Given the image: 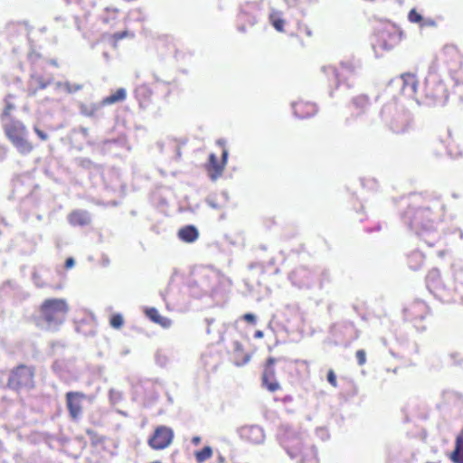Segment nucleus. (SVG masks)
<instances>
[{"label": "nucleus", "instance_id": "f257e3e1", "mask_svg": "<svg viewBox=\"0 0 463 463\" xmlns=\"http://www.w3.org/2000/svg\"><path fill=\"white\" fill-rule=\"evenodd\" d=\"M6 138L21 155H28L34 149V145L28 137L26 126L20 120L11 118L3 125Z\"/></svg>", "mask_w": 463, "mask_h": 463}, {"label": "nucleus", "instance_id": "f03ea898", "mask_svg": "<svg viewBox=\"0 0 463 463\" xmlns=\"http://www.w3.org/2000/svg\"><path fill=\"white\" fill-rule=\"evenodd\" d=\"M36 369L33 365L19 364L10 370L6 385L16 392L35 387Z\"/></svg>", "mask_w": 463, "mask_h": 463}, {"label": "nucleus", "instance_id": "7ed1b4c3", "mask_svg": "<svg viewBox=\"0 0 463 463\" xmlns=\"http://www.w3.org/2000/svg\"><path fill=\"white\" fill-rule=\"evenodd\" d=\"M68 311L67 301L62 298H48L40 306L41 317L49 326L61 325Z\"/></svg>", "mask_w": 463, "mask_h": 463}, {"label": "nucleus", "instance_id": "20e7f679", "mask_svg": "<svg viewBox=\"0 0 463 463\" xmlns=\"http://www.w3.org/2000/svg\"><path fill=\"white\" fill-rule=\"evenodd\" d=\"M286 362L281 358L269 356L263 364V372L261 375V383L270 392L281 390V385L277 379V368L279 365L280 371H285Z\"/></svg>", "mask_w": 463, "mask_h": 463}, {"label": "nucleus", "instance_id": "39448f33", "mask_svg": "<svg viewBox=\"0 0 463 463\" xmlns=\"http://www.w3.org/2000/svg\"><path fill=\"white\" fill-rule=\"evenodd\" d=\"M175 433L172 428L159 425L148 438L147 444L154 450H163L173 443Z\"/></svg>", "mask_w": 463, "mask_h": 463}, {"label": "nucleus", "instance_id": "423d86ee", "mask_svg": "<svg viewBox=\"0 0 463 463\" xmlns=\"http://www.w3.org/2000/svg\"><path fill=\"white\" fill-rule=\"evenodd\" d=\"M87 399V395L82 392L71 391L66 392V407L70 418L73 421H77L83 414L84 406L83 403Z\"/></svg>", "mask_w": 463, "mask_h": 463}, {"label": "nucleus", "instance_id": "0eeeda50", "mask_svg": "<svg viewBox=\"0 0 463 463\" xmlns=\"http://www.w3.org/2000/svg\"><path fill=\"white\" fill-rule=\"evenodd\" d=\"M435 222V214L429 207L416 209L411 219V224L416 229H430Z\"/></svg>", "mask_w": 463, "mask_h": 463}, {"label": "nucleus", "instance_id": "6e6552de", "mask_svg": "<svg viewBox=\"0 0 463 463\" xmlns=\"http://www.w3.org/2000/svg\"><path fill=\"white\" fill-rule=\"evenodd\" d=\"M228 150L223 147L222 152V160L219 161L214 154L209 156V161L205 165V169L213 180L219 178L224 170L227 163Z\"/></svg>", "mask_w": 463, "mask_h": 463}, {"label": "nucleus", "instance_id": "1a4fd4ad", "mask_svg": "<svg viewBox=\"0 0 463 463\" xmlns=\"http://www.w3.org/2000/svg\"><path fill=\"white\" fill-rule=\"evenodd\" d=\"M240 438L251 445L261 444L265 439L263 430L258 425H247L239 430Z\"/></svg>", "mask_w": 463, "mask_h": 463}, {"label": "nucleus", "instance_id": "9d476101", "mask_svg": "<svg viewBox=\"0 0 463 463\" xmlns=\"http://www.w3.org/2000/svg\"><path fill=\"white\" fill-rule=\"evenodd\" d=\"M292 108L295 116L301 119L311 118L317 112V107L314 102L304 99L294 102Z\"/></svg>", "mask_w": 463, "mask_h": 463}, {"label": "nucleus", "instance_id": "9b49d317", "mask_svg": "<svg viewBox=\"0 0 463 463\" xmlns=\"http://www.w3.org/2000/svg\"><path fill=\"white\" fill-rule=\"evenodd\" d=\"M405 312L411 319L422 320L429 313V307L425 302L416 300L406 307Z\"/></svg>", "mask_w": 463, "mask_h": 463}, {"label": "nucleus", "instance_id": "f8f14e48", "mask_svg": "<svg viewBox=\"0 0 463 463\" xmlns=\"http://www.w3.org/2000/svg\"><path fill=\"white\" fill-rule=\"evenodd\" d=\"M381 46L384 50H391L397 46L401 42V33L395 30H384L380 33Z\"/></svg>", "mask_w": 463, "mask_h": 463}, {"label": "nucleus", "instance_id": "ddd939ff", "mask_svg": "<svg viewBox=\"0 0 463 463\" xmlns=\"http://www.w3.org/2000/svg\"><path fill=\"white\" fill-rule=\"evenodd\" d=\"M178 238L186 243H193L199 238V232L194 225H185L179 229Z\"/></svg>", "mask_w": 463, "mask_h": 463}, {"label": "nucleus", "instance_id": "4468645a", "mask_svg": "<svg viewBox=\"0 0 463 463\" xmlns=\"http://www.w3.org/2000/svg\"><path fill=\"white\" fill-rule=\"evenodd\" d=\"M68 220L72 226H86L90 222L88 213L81 210L71 212L68 216Z\"/></svg>", "mask_w": 463, "mask_h": 463}, {"label": "nucleus", "instance_id": "2eb2a0df", "mask_svg": "<svg viewBox=\"0 0 463 463\" xmlns=\"http://www.w3.org/2000/svg\"><path fill=\"white\" fill-rule=\"evenodd\" d=\"M355 74V67L351 63H341L335 70V76L339 82H345Z\"/></svg>", "mask_w": 463, "mask_h": 463}, {"label": "nucleus", "instance_id": "dca6fc26", "mask_svg": "<svg viewBox=\"0 0 463 463\" xmlns=\"http://www.w3.org/2000/svg\"><path fill=\"white\" fill-rule=\"evenodd\" d=\"M453 463H463V430L458 434L455 439V447L449 455Z\"/></svg>", "mask_w": 463, "mask_h": 463}, {"label": "nucleus", "instance_id": "f3484780", "mask_svg": "<svg viewBox=\"0 0 463 463\" xmlns=\"http://www.w3.org/2000/svg\"><path fill=\"white\" fill-rule=\"evenodd\" d=\"M135 96L139 101L140 106L145 107L150 101L152 97V90L147 84H141L136 88Z\"/></svg>", "mask_w": 463, "mask_h": 463}, {"label": "nucleus", "instance_id": "a211bd4d", "mask_svg": "<svg viewBox=\"0 0 463 463\" xmlns=\"http://www.w3.org/2000/svg\"><path fill=\"white\" fill-rule=\"evenodd\" d=\"M146 316L154 323L160 325L161 326L167 328L171 326V320L167 317H162L156 307L146 308Z\"/></svg>", "mask_w": 463, "mask_h": 463}, {"label": "nucleus", "instance_id": "6ab92c4d", "mask_svg": "<svg viewBox=\"0 0 463 463\" xmlns=\"http://www.w3.org/2000/svg\"><path fill=\"white\" fill-rule=\"evenodd\" d=\"M126 98H127L126 90L123 88H119L114 93H111L110 95L105 97L102 99L101 104L103 106L111 105V104L117 103V102L123 101L126 99Z\"/></svg>", "mask_w": 463, "mask_h": 463}, {"label": "nucleus", "instance_id": "aec40b11", "mask_svg": "<svg viewBox=\"0 0 463 463\" xmlns=\"http://www.w3.org/2000/svg\"><path fill=\"white\" fill-rule=\"evenodd\" d=\"M50 80L41 76H33L31 80V87L28 89L30 95H35L40 90H44L50 85Z\"/></svg>", "mask_w": 463, "mask_h": 463}, {"label": "nucleus", "instance_id": "412c9836", "mask_svg": "<svg viewBox=\"0 0 463 463\" xmlns=\"http://www.w3.org/2000/svg\"><path fill=\"white\" fill-rule=\"evenodd\" d=\"M269 23L279 33L284 32L285 27V20L282 17V14L278 11H273L269 15Z\"/></svg>", "mask_w": 463, "mask_h": 463}, {"label": "nucleus", "instance_id": "4be33fe9", "mask_svg": "<svg viewBox=\"0 0 463 463\" xmlns=\"http://www.w3.org/2000/svg\"><path fill=\"white\" fill-rule=\"evenodd\" d=\"M370 105L369 98L365 95H359L353 99L351 109L357 111H364Z\"/></svg>", "mask_w": 463, "mask_h": 463}, {"label": "nucleus", "instance_id": "5701e85b", "mask_svg": "<svg viewBox=\"0 0 463 463\" xmlns=\"http://www.w3.org/2000/svg\"><path fill=\"white\" fill-rule=\"evenodd\" d=\"M14 99V95H13V94H7L5 97V99H4L5 107H4L1 116H0L2 120L10 118L13 110L15 109V106L12 101Z\"/></svg>", "mask_w": 463, "mask_h": 463}, {"label": "nucleus", "instance_id": "b1692460", "mask_svg": "<svg viewBox=\"0 0 463 463\" xmlns=\"http://www.w3.org/2000/svg\"><path fill=\"white\" fill-rule=\"evenodd\" d=\"M423 262H424V256L422 253H420L419 251L411 252L408 256V264H409L410 268L414 270L420 269L423 265Z\"/></svg>", "mask_w": 463, "mask_h": 463}, {"label": "nucleus", "instance_id": "393cba45", "mask_svg": "<svg viewBox=\"0 0 463 463\" xmlns=\"http://www.w3.org/2000/svg\"><path fill=\"white\" fill-rule=\"evenodd\" d=\"M134 33L128 30H124L122 32H118L109 36L110 43L116 47L118 43L125 38H133Z\"/></svg>", "mask_w": 463, "mask_h": 463}, {"label": "nucleus", "instance_id": "a878e982", "mask_svg": "<svg viewBox=\"0 0 463 463\" xmlns=\"http://www.w3.org/2000/svg\"><path fill=\"white\" fill-rule=\"evenodd\" d=\"M213 456V449L209 446H205L201 450L194 453V457L197 463H203Z\"/></svg>", "mask_w": 463, "mask_h": 463}, {"label": "nucleus", "instance_id": "bb28decb", "mask_svg": "<svg viewBox=\"0 0 463 463\" xmlns=\"http://www.w3.org/2000/svg\"><path fill=\"white\" fill-rule=\"evenodd\" d=\"M109 325L115 329H120L124 325V318L121 314L115 313L109 317Z\"/></svg>", "mask_w": 463, "mask_h": 463}, {"label": "nucleus", "instance_id": "cd10ccee", "mask_svg": "<svg viewBox=\"0 0 463 463\" xmlns=\"http://www.w3.org/2000/svg\"><path fill=\"white\" fill-rule=\"evenodd\" d=\"M408 20L412 23V24H420V26H422L424 24L423 23V17L421 16V14L416 10V9H411L409 14H408Z\"/></svg>", "mask_w": 463, "mask_h": 463}, {"label": "nucleus", "instance_id": "c85d7f7f", "mask_svg": "<svg viewBox=\"0 0 463 463\" xmlns=\"http://www.w3.org/2000/svg\"><path fill=\"white\" fill-rule=\"evenodd\" d=\"M241 353V348H237L234 353V363L239 366L247 364L250 359V355L249 354H244L241 358H239L238 356Z\"/></svg>", "mask_w": 463, "mask_h": 463}, {"label": "nucleus", "instance_id": "c756f323", "mask_svg": "<svg viewBox=\"0 0 463 463\" xmlns=\"http://www.w3.org/2000/svg\"><path fill=\"white\" fill-rule=\"evenodd\" d=\"M32 279L38 288H43L45 286V283L43 281L42 275L39 271H33L32 274Z\"/></svg>", "mask_w": 463, "mask_h": 463}, {"label": "nucleus", "instance_id": "7c9ffc66", "mask_svg": "<svg viewBox=\"0 0 463 463\" xmlns=\"http://www.w3.org/2000/svg\"><path fill=\"white\" fill-rule=\"evenodd\" d=\"M355 357L359 365H364L366 363V353L364 349L355 352Z\"/></svg>", "mask_w": 463, "mask_h": 463}, {"label": "nucleus", "instance_id": "2f4dec72", "mask_svg": "<svg viewBox=\"0 0 463 463\" xmlns=\"http://www.w3.org/2000/svg\"><path fill=\"white\" fill-rule=\"evenodd\" d=\"M326 379L328 381V383L333 386V387H337V380H336V375L334 372V370L330 369L328 370L327 372V375H326Z\"/></svg>", "mask_w": 463, "mask_h": 463}, {"label": "nucleus", "instance_id": "473e14b6", "mask_svg": "<svg viewBox=\"0 0 463 463\" xmlns=\"http://www.w3.org/2000/svg\"><path fill=\"white\" fill-rule=\"evenodd\" d=\"M33 131L42 141H46L49 138L48 135L36 125L33 126Z\"/></svg>", "mask_w": 463, "mask_h": 463}, {"label": "nucleus", "instance_id": "72a5a7b5", "mask_svg": "<svg viewBox=\"0 0 463 463\" xmlns=\"http://www.w3.org/2000/svg\"><path fill=\"white\" fill-rule=\"evenodd\" d=\"M242 319L251 325H254L256 323V317L255 315L251 313H246L242 316Z\"/></svg>", "mask_w": 463, "mask_h": 463}, {"label": "nucleus", "instance_id": "f704fd0d", "mask_svg": "<svg viewBox=\"0 0 463 463\" xmlns=\"http://www.w3.org/2000/svg\"><path fill=\"white\" fill-rule=\"evenodd\" d=\"M444 55H449V56H458V51L455 48L452 47H446L444 49Z\"/></svg>", "mask_w": 463, "mask_h": 463}, {"label": "nucleus", "instance_id": "c9c22d12", "mask_svg": "<svg viewBox=\"0 0 463 463\" xmlns=\"http://www.w3.org/2000/svg\"><path fill=\"white\" fill-rule=\"evenodd\" d=\"M74 264H75L74 259L72 257H69L65 260L64 267H65V269H71L74 266Z\"/></svg>", "mask_w": 463, "mask_h": 463}, {"label": "nucleus", "instance_id": "e433bc0d", "mask_svg": "<svg viewBox=\"0 0 463 463\" xmlns=\"http://www.w3.org/2000/svg\"><path fill=\"white\" fill-rule=\"evenodd\" d=\"M302 30L304 31V33H306V35L311 37L313 35L312 33V31L307 27V26H304L302 28Z\"/></svg>", "mask_w": 463, "mask_h": 463}, {"label": "nucleus", "instance_id": "4c0bfd02", "mask_svg": "<svg viewBox=\"0 0 463 463\" xmlns=\"http://www.w3.org/2000/svg\"><path fill=\"white\" fill-rule=\"evenodd\" d=\"M64 87L68 90V92H72L73 91V89L71 88L70 83H65ZM79 89H80V87H77V88L74 89V90H77Z\"/></svg>", "mask_w": 463, "mask_h": 463}, {"label": "nucleus", "instance_id": "58836bf2", "mask_svg": "<svg viewBox=\"0 0 463 463\" xmlns=\"http://www.w3.org/2000/svg\"><path fill=\"white\" fill-rule=\"evenodd\" d=\"M264 335L263 332L261 330H257L255 333H254V337L259 339V338H262Z\"/></svg>", "mask_w": 463, "mask_h": 463}, {"label": "nucleus", "instance_id": "ea45409f", "mask_svg": "<svg viewBox=\"0 0 463 463\" xmlns=\"http://www.w3.org/2000/svg\"><path fill=\"white\" fill-rule=\"evenodd\" d=\"M105 11L108 13V14H118V10L117 8H110V7H107L105 9Z\"/></svg>", "mask_w": 463, "mask_h": 463}, {"label": "nucleus", "instance_id": "a19ab883", "mask_svg": "<svg viewBox=\"0 0 463 463\" xmlns=\"http://www.w3.org/2000/svg\"><path fill=\"white\" fill-rule=\"evenodd\" d=\"M192 442L194 444V445H199L200 442H201V438L198 437V436H195L192 439Z\"/></svg>", "mask_w": 463, "mask_h": 463}, {"label": "nucleus", "instance_id": "79ce46f5", "mask_svg": "<svg viewBox=\"0 0 463 463\" xmlns=\"http://www.w3.org/2000/svg\"><path fill=\"white\" fill-rule=\"evenodd\" d=\"M218 463H226L225 458L222 455L218 456Z\"/></svg>", "mask_w": 463, "mask_h": 463}, {"label": "nucleus", "instance_id": "37998d69", "mask_svg": "<svg viewBox=\"0 0 463 463\" xmlns=\"http://www.w3.org/2000/svg\"><path fill=\"white\" fill-rule=\"evenodd\" d=\"M358 336H359V334H358V331H356L355 338H358Z\"/></svg>", "mask_w": 463, "mask_h": 463}, {"label": "nucleus", "instance_id": "c03bdc74", "mask_svg": "<svg viewBox=\"0 0 463 463\" xmlns=\"http://www.w3.org/2000/svg\"><path fill=\"white\" fill-rule=\"evenodd\" d=\"M93 431L92 430H87V433L90 435L91 434Z\"/></svg>", "mask_w": 463, "mask_h": 463}, {"label": "nucleus", "instance_id": "a18cd8bd", "mask_svg": "<svg viewBox=\"0 0 463 463\" xmlns=\"http://www.w3.org/2000/svg\"><path fill=\"white\" fill-rule=\"evenodd\" d=\"M151 463H162L161 461H158V460H156V461H153Z\"/></svg>", "mask_w": 463, "mask_h": 463}]
</instances>
